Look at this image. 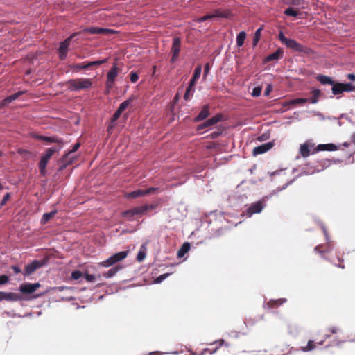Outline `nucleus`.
Returning <instances> with one entry per match:
<instances>
[{
  "label": "nucleus",
  "mask_w": 355,
  "mask_h": 355,
  "mask_svg": "<svg viewBox=\"0 0 355 355\" xmlns=\"http://www.w3.org/2000/svg\"><path fill=\"white\" fill-rule=\"evenodd\" d=\"M333 248L330 243H327L325 248H323V250H320V245H316L314 248V251L317 253L323 254L324 253H328L332 250Z\"/></svg>",
  "instance_id": "obj_47"
},
{
  "label": "nucleus",
  "mask_w": 355,
  "mask_h": 355,
  "mask_svg": "<svg viewBox=\"0 0 355 355\" xmlns=\"http://www.w3.org/2000/svg\"><path fill=\"white\" fill-rule=\"evenodd\" d=\"M343 86L345 92H352L355 90V85L351 82L343 81Z\"/></svg>",
  "instance_id": "obj_49"
},
{
  "label": "nucleus",
  "mask_w": 355,
  "mask_h": 355,
  "mask_svg": "<svg viewBox=\"0 0 355 355\" xmlns=\"http://www.w3.org/2000/svg\"><path fill=\"white\" fill-rule=\"evenodd\" d=\"M247 33L245 31H241L236 34V45L238 48H241L243 46L245 40L246 39Z\"/></svg>",
  "instance_id": "obj_37"
},
{
  "label": "nucleus",
  "mask_w": 355,
  "mask_h": 355,
  "mask_svg": "<svg viewBox=\"0 0 355 355\" xmlns=\"http://www.w3.org/2000/svg\"><path fill=\"white\" fill-rule=\"evenodd\" d=\"M146 254H147V248H146V243H142L141 245L140 246V248L137 252V257H136V259H137V261L139 263L142 262L146 257Z\"/></svg>",
  "instance_id": "obj_36"
},
{
  "label": "nucleus",
  "mask_w": 355,
  "mask_h": 355,
  "mask_svg": "<svg viewBox=\"0 0 355 355\" xmlns=\"http://www.w3.org/2000/svg\"><path fill=\"white\" fill-rule=\"evenodd\" d=\"M17 291L21 293L22 296H31L35 295V291L31 282H25L19 284Z\"/></svg>",
  "instance_id": "obj_18"
},
{
  "label": "nucleus",
  "mask_w": 355,
  "mask_h": 355,
  "mask_svg": "<svg viewBox=\"0 0 355 355\" xmlns=\"http://www.w3.org/2000/svg\"><path fill=\"white\" fill-rule=\"evenodd\" d=\"M49 263V260L47 258H44L42 259H33L31 262L28 263L24 269V275L25 277H28L31 275L33 274L37 270L46 266Z\"/></svg>",
  "instance_id": "obj_4"
},
{
  "label": "nucleus",
  "mask_w": 355,
  "mask_h": 355,
  "mask_svg": "<svg viewBox=\"0 0 355 355\" xmlns=\"http://www.w3.org/2000/svg\"><path fill=\"white\" fill-rule=\"evenodd\" d=\"M159 204L157 202L150 203V204H145L143 205H141L143 212L145 214H146L148 211L155 210Z\"/></svg>",
  "instance_id": "obj_42"
},
{
  "label": "nucleus",
  "mask_w": 355,
  "mask_h": 355,
  "mask_svg": "<svg viewBox=\"0 0 355 355\" xmlns=\"http://www.w3.org/2000/svg\"><path fill=\"white\" fill-rule=\"evenodd\" d=\"M136 99L137 96L135 95H130L126 100L119 104L118 109L123 112L128 107L132 105V103Z\"/></svg>",
  "instance_id": "obj_31"
},
{
  "label": "nucleus",
  "mask_w": 355,
  "mask_h": 355,
  "mask_svg": "<svg viewBox=\"0 0 355 355\" xmlns=\"http://www.w3.org/2000/svg\"><path fill=\"white\" fill-rule=\"evenodd\" d=\"M181 43L182 40L180 37L176 36L173 38L171 49V53L172 54L170 59L171 64H174L179 60V55L181 51Z\"/></svg>",
  "instance_id": "obj_7"
},
{
  "label": "nucleus",
  "mask_w": 355,
  "mask_h": 355,
  "mask_svg": "<svg viewBox=\"0 0 355 355\" xmlns=\"http://www.w3.org/2000/svg\"><path fill=\"white\" fill-rule=\"evenodd\" d=\"M275 144V140H272L255 146L252 152V156L256 157L257 155L267 153L273 148Z\"/></svg>",
  "instance_id": "obj_10"
},
{
  "label": "nucleus",
  "mask_w": 355,
  "mask_h": 355,
  "mask_svg": "<svg viewBox=\"0 0 355 355\" xmlns=\"http://www.w3.org/2000/svg\"><path fill=\"white\" fill-rule=\"evenodd\" d=\"M212 65L209 62H207L204 66V71L202 73V78L203 80H206L208 75L210 73V71L211 69Z\"/></svg>",
  "instance_id": "obj_58"
},
{
  "label": "nucleus",
  "mask_w": 355,
  "mask_h": 355,
  "mask_svg": "<svg viewBox=\"0 0 355 355\" xmlns=\"http://www.w3.org/2000/svg\"><path fill=\"white\" fill-rule=\"evenodd\" d=\"M210 115V105L209 103L201 106L200 112L193 118V122L198 123L208 118Z\"/></svg>",
  "instance_id": "obj_12"
},
{
  "label": "nucleus",
  "mask_w": 355,
  "mask_h": 355,
  "mask_svg": "<svg viewBox=\"0 0 355 355\" xmlns=\"http://www.w3.org/2000/svg\"><path fill=\"white\" fill-rule=\"evenodd\" d=\"M124 68V64L123 62H118L117 60H116L112 64L106 74V78L109 81L116 80V78L119 74L123 73L125 74V72H123V69Z\"/></svg>",
  "instance_id": "obj_6"
},
{
  "label": "nucleus",
  "mask_w": 355,
  "mask_h": 355,
  "mask_svg": "<svg viewBox=\"0 0 355 355\" xmlns=\"http://www.w3.org/2000/svg\"><path fill=\"white\" fill-rule=\"evenodd\" d=\"M270 136V131L267 130V131L263 132L261 135L258 136L257 139V141H259L260 142L264 141L269 139Z\"/></svg>",
  "instance_id": "obj_61"
},
{
  "label": "nucleus",
  "mask_w": 355,
  "mask_h": 355,
  "mask_svg": "<svg viewBox=\"0 0 355 355\" xmlns=\"http://www.w3.org/2000/svg\"><path fill=\"white\" fill-rule=\"evenodd\" d=\"M117 125V122L112 123V120H109L108 124L107 126V132L110 135L112 133L113 130L116 128Z\"/></svg>",
  "instance_id": "obj_64"
},
{
  "label": "nucleus",
  "mask_w": 355,
  "mask_h": 355,
  "mask_svg": "<svg viewBox=\"0 0 355 355\" xmlns=\"http://www.w3.org/2000/svg\"><path fill=\"white\" fill-rule=\"evenodd\" d=\"M122 114L123 112L117 108L110 119L112 120V123L117 122Z\"/></svg>",
  "instance_id": "obj_59"
},
{
  "label": "nucleus",
  "mask_w": 355,
  "mask_h": 355,
  "mask_svg": "<svg viewBox=\"0 0 355 355\" xmlns=\"http://www.w3.org/2000/svg\"><path fill=\"white\" fill-rule=\"evenodd\" d=\"M329 166H330V164H329L328 165H323L322 168L314 169V170L311 171L310 168H309L308 167L304 166L303 167V169L304 170V173H306L305 175H313L315 173H320L322 171L324 170L325 168H328Z\"/></svg>",
  "instance_id": "obj_44"
},
{
  "label": "nucleus",
  "mask_w": 355,
  "mask_h": 355,
  "mask_svg": "<svg viewBox=\"0 0 355 355\" xmlns=\"http://www.w3.org/2000/svg\"><path fill=\"white\" fill-rule=\"evenodd\" d=\"M195 91H196L195 89H192V88L187 87L184 94L183 95L184 100L185 101H189L191 99V98L193 97V96L195 93Z\"/></svg>",
  "instance_id": "obj_46"
},
{
  "label": "nucleus",
  "mask_w": 355,
  "mask_h": 355,
  "mask_svg": "<svg viewBox=\"0 0 355 355\" xmlns=\"http://www.w3.org/2000/svg\"><path fill=\"white\" fill-rule=\"evenodd\" d=\"M315 79L322 85L330 86L334 84V81L336 80L333 77L322 73L316 75Z\"/></svg>",
  "instance_id": "obj_22"
},
{
  "label": "nucleus",
  "mask_w": 355,
  "mask_h": 355,
  "mask_svg": "<svg viewBox=\"0 0 355 355\" xmlns=\"http://www.w3.org/2000/svg\"><path fill=\"white\" fill-rule=\"evenodd\" d=\"M222 116L220 114H217L215 116L207 119L202 123H200L196 126V131L199 132L206 128L214 125L218 122L222 121Z\"/></svg>",
  "instance_id": "obj_11"
},
{
  "label": "nucleus",
  "mask_w": 355,
  "mask_h": 355,
  "mask_svg": "<svg viewBox=\"0 0 355 355\" xmlns=\"http://www.w3.org/2000/svg\"><path fill=\"white\" fill-rule=\"evenodd\" d=\"M51 291H52V288L49 287L47 289H46L44 291L35 293V295H33L31 296H26V298L28 299V301H31L35 299L40 298V297H43L44 295H45L46 294H47L48 293H49Z\"/></svg>",
  "instance_id": "obj_41"
},
{
  "label": "nucleus",
  "mask_w": 355,
  "mask_h": 355,
  "mask_svg": "<svg viewBox=\"0 0 355 355\" xmlns=\"http://www.w3.org/2000/svg\"><path fill=\"white\" fill-rule=\"evenodd\" d=\"M48 164L44 163L38 162L37 167L39 168L40 174L42 177H46L48 175V172L46 170V166Z\"/></svg>",
  "instance_id": "obj_50"
},
{
  "label": "nucleus",
  "mask_w": 355,
  "mask_h": 355,
  "mask_svg": "<svg viewBox=\"0 0 355 355\" xmlns=\"http://www.w3.org/2000/svg\"><path fill=\"white\" fill-rule=\"evenodd\" d=\"M48 180L44 179L42 180L40 182V193L42 195H44V193H47L48 190Z\"/></svg>",
  "instance_id": "obj_55"
},
{
  "label": "nucleus",
  "mask_w": 355,
  "mask_h": 355,
  "mask_svg": "<svg viewBox=\"0 0 355 355\" xmlns=\"http://www.w3.org/2000/svg\"><path fill=\"white\" fill-rule=\"evenodd\" d=\"M284 3L287 6H291L295 9H305L304 0H286Z\"/></svg>",
  "instance_id": "obj_34"
},
{
  "label": "nucleus",
  "mask_w": 355,
  "mask_h": 355,
  "mask_svg": "<svg viewBox=\"0 0 355 355\" xmlns=\"http://www.w3.org/2000/svg\"><path fill=\"white\" fill-rule=\"evenodd\" d=\"M191 250V243L188 241L184 242L180 248L177 251V257L178 259L183 258L184 261L187 259V256L185 255L189 252Z\"/></svg>",
  "instance_id": "obj_20"
},
{
  "label": "nucleus",
  "mask_w": 355,
  "mask_h": 355,
  "mask_svg": "<svg viewBox=\"0 0 355 355\" xmlns=\"http://www.w3.org/2000/svg\"><path fill=\"white\" fill-rule=\"evenodd\" d=\"M262 87L260 86L254 87L251 92L252 97H259L261 94Z\"/></svg>",
  "instance_id": "obj_63"
},
{
  "label": "nucleus",
  "mask_w": 355,
  "mask_h": 355,
  "mask_svg": "<svg viewBox=\"0 0 355 355\" xmlns=\"http://www.w3.org/2000/svg\"><path fill=\"white\" fill-rule=\"evenodd\" d=\"M42 141L44 142L45 144H55L56 145H62V148L64 145L63 139L61 138H59L58 136L53 135V136H43Z\"/></svg>",
  "instance_id": "obj_25"
},
{
  "label": "nucleus",
  "mask_w": 355,
  "mask_h": 355,
  "mask_svg": "<svg viewBox=\"0 0 355 355\" xmlns=\"http://www.w3.org/2000/svg\"><path fill=\"white\" fill-rule=\"evenodd\" d=\"M121 214L123 217L128 218L129 220H132L135 216L144 215L141 206L125 209Z\"/></svg>",
  "instance_id": "obj_17"
},
{
  "label": "nucleus",
  "mask_w": 355,
  "mask_h": 355,
  "mask_svg": "<svg viewBox=\"0 0 355 355\" xmlns=\"http://www.w3.org/2000/svg\"><path fill=\"white\" fill-rule=\"evenodd\" d=\"M99 265L104 268H110L115 266L116 264L114 263L111 257L110 256L107 259L101 262Z\"/></svg>",
  "instance_id": "obj_52"
},
{
  "label": "nucleus",
  "mask_w": 355,
  "mask_h": 355,
  "mask_svg": "<svg viewBox=\"0 0 355 355\" xmlns=\"http://www.w3.org/2000/svg\"><path fill=\"white\" fill-rule=\"evenodd\" d=\"M331 89L333 96H338L344 93L343 81L336 80L334 81V84H332Z\"/></svg>",
  "instance_id": "obj_27"
},
{
  "label": "nucleus",
  "mask_w": 355,
  "mask_h": 355,
  "mask_svg": "<svg viewBox=\"0 0 355 355\" xmlns=\"http://www.w3.org/2000/svg\"><path fill=\"white\" fill-rule=\"evenodd\" d=\"M62 149V145H55L51 146L50 148H47L45 151L42 153V156L40 158L39 162L42 163H44L46 164H49L50 159L54 154L59 155L60 151Z\"/></svg>",
  "instance_id": "obj_8"
},
{
  "label": "nucleus",
  "mask_w": 355,
  "mask_h": 355,
  "mask_svg": "<svg viewBox=\"0 0 355 355\" xmlns=\"http://www.w3.org/2000/svg\"><path fill=\"white\" fill-rule=\"evenodd\" d=\"M70 46L67 43L60 41L58 42V47L56 49L58 58L61 61H64L67 58L68 53L70 51Z\"/></svg>",
  "instance_id": "obj_13"
},
{
  "label": "nucleus",
  "mask_w": 355,
  "mask_h": 355,
  "mask_svg": "<svg viewBox=\"0 0 355 355\" xmlns=\"http://www.w3.org/2000/svg\"><path fill=\"white\" fill-rule=\"evenodd\" d=\"M286 302V298L270 299L267 304H263V307L270 309L274 306H279Z\"/></svg>",
  "instance_id": "obj_29"
},
{
  "label": "nucleus",
  "mask_w": 355,
  "mask_h": 355,
  "mask_svg": "<svg viewBox=\"0 0 355 355\" xmlns=\"http://www.w3.org/2000/svg\"><path fill=\"white\" fill-rule=\"evenodd\" d=\"M211 14V19L219 20L222 19H231L233 17L232 12L228 9H223L222 8L214 10Z\"/></svg>",
  "instance_id": "obj_9"
},
{
  "label": "nucleus",
  "mask_w": 355,
  "mask_h": 355,
  "mask_svg": "<svg viewBox=\"0 0 355 355\" xmlns=\"http://www.w3.org/2000/svg\"><path fill=\"white\" fill-rule=\"evenodd\" d=\"M263 30V26H261L258 28H257L256 31H254V35H253V39H252V46L253 49H255L257 46L258 43L261 40V33H262Z\"/></svg>",
  "instance_id": "obj_35"
},
{
  "label": "nucleus",
  "mask_w": 355,
  "mask_h": 355,
  "mask_svg": "<svg viewBox=\"0 0 355 355\" xmlns=\"http://www.w3.org/2000/svg\"><path fill=\"white\" fill-rule=\"evenodd\" d=\"M224 130H225L223 127H219L216 130L211 132L208 135V137L211 139H216L218 138L219 137H220L221 135H223Z\"/></svg>",
  "instance_id": "obj_45"
},
{
  "label": "nucleus",
  "mask_w": 355,
  "mask_h": 355,
  "mask_svg": "<svg viewBox=\"0 0 355 355\" xmlns=\"http://www.w3.org/2000/svg\"><path fill=\"white\" fill-rule=\"evenodd\" d=\"M10 282V276L6 274L0 275V287L8 284Z\"/></svg>",
  "instance_id": "obj_56"
},
{
  "label": "nucleus",
  "mask_w": 355,
  "mask_h": 355,
  "mask_svg": "<svg viewBox=\"0 0 355 355\" xmlns=\"http://www.w3.org/2000/svg\"><path fill=\"white\" fill-rule=\"evenodd\" d=\"M83 277V272L80 270L76 269L71 271V278L73 280H79Z\"/></svg>",
  "instance_id": "obj_54"
},
{
  "label": "nucleus",
  "mask_w": 355,
  "mask_h": 355,
  "mask_svg": "<svg viewBox=\"0 0 355 355\" xmlns=\"http://www.w3.org/2000/svg\"><path fill=\"white\" fill-rule=\"evenodd\" d=\"M83 277L89 283H94L96 280V276L89 274L87 271L83 272Z\"/></svg>",
  "instance_id": "obj_53"
},
{
  "label": "nucleus",
  "mask_w": 355,
  "mask_h": 355,
  "mask_svg": "<svg viewBox=\"0 0 355 355\" xmlns=\"http://www.w3.org/2000/svg\"><path fill=\"white\" fill-rule=\"evenodd\" d=\"M171 274H172V272H166V273H163V274L159 275L154 280V284H161L166 278H168Z\"/></svg>",
  "instance_id": "obj_51"
},
{
  "label": "nucleus",
  "mask_w": 355,
  "mask_h": 355,
  "mask_svg": "<svg viewBox=\"0 0 355 355\" xmlns=\"http://www.w3.org/2000/svg\"><path fill=\"white\" fill-rule=\"evenodd\" d=\"M26 90H19L17 92L6 96L7 101H9L11 103L13 101H16L18 98H19L23 94H26Z\"/></svg>",
  "instance_id": "obj_40"
},
{
  "label": "nucleus",
  "mask_w": 355,
  "mask_h": 355,
  "mask_svg": "<svg viewBox=\"0 0 355 355\" xmlns=\"http://www.w3.org/2000/svg\"><path fill=\"white\" fill-rule=\"evenodd\" d=\"M284 49L279 47L275 52L266 56L263 60V64H265L270 62H277L284 57Z\"/></svg>",
  "instance_id": "obj_14"
},
{
  "label": "nucleus",
  "mask_w": 355,
  "mask_h": 355,
  "mask_svg": "<svg viewBox=\"0 0 355 355\" xmlns=\"http://www.w3.org/2000/svg\"><path fill=\"white\" fill-rule=\"evenodd\" d=\"M288 6V7L287 8H286L283 12V13L285 15L288 16V17H293L299 18V19L302 18V15L303 12H297V9H295V8H293L291 6Z\"/></svg>",
  "instance_id": "obj_32"
},
{
  "label": "nucleus",
  "mask_w": 355,
  "mask_h": 355,
  "mask_svg": "<svg viewBox=\"0 0 355 355\" xmlns=\"http://www.w3.org/2000/svg\"><path fill=\"white\" fill-rule=\"evenodd\" d=\"M124 196L127 199H136L140 197H143L145 196L144 190L139 189L130 192H126L124 194Z\"/></svg>",
  "instance_id": "obj_33"
},
{
  "label": "nucleus",
  "mask_w": 355,
  "mask_h": 355,
  "mask_svg": "<svg viewBox=\"0 0 355 355\" xmlns=\"http://www.w3.org/2000/svg\"><path fill=\"white\" fill-rule=\"evenodd\" d=\"M202 67L200 64H197L193 70L192 76L190 80L192 81H194L196 83H198V81L202 74Z\"/></svg>",
  "instance_id": "obj_38"
},
{
  "label": "nucleus",
  "mask_w": 355,
  "mask_h": 355,
  "mask_svg": "<svg viewBox=\"0 0 355 355\" xmlns=\"http://www.w3.org/2000/svg\"><path fill=\"white\" fill-rule=\"evenodd\" d=\"M314 146L315 144H313L311 140H307L303 144H301L299 148V153L301 157L304 159L309 157L311 155V150L314 147Z\"/></svg>",
  "instance_id": "obj_15"
},
{
  "label": "nucleus",
  "mask_w": 355,
  "mask_h": 355,
  "mask_svg": "<svg viewBox=\"0 0 355 355\" xmlns=\"http://www.w3.org/2000/svg\"><path fill=\"white\" fill-rule=\"evenodd\" d=\"M6 300L7 302H18V301H28V299L26 298V296H22L21 295L15 293V292H9V291H3V301Z\"/></svg>",
  "instance_id": "obj_16"
},
{
  "label": "nucleus",
  "mask_w": 355,
  "mask_h": 355,
  "mask_svg": "<svg viewBox=\"0 0 355 355\" xmlns=\"http://www.w3.org/2000/svg\"><path fill=\"white\" fill-rule=\"evenodd\" d=\"M65 84L70 91L79 92L91 89L93 86V81L89 78H78L69 79Z\"/></svg>",
  "instance_id": "obj_1"
},
{
  "label": "nucleus",
  "mask_w": 355,
  "mask_h": 355,
  "mask_svg": "<svg viewBox=\"0 0 355 355\" xmlns=\"http://www.w3.org/2000/svg\"><path fill=\"white\" fill-rule=\"evenodd\" d=\"M309 101V98H295L286 100L283 102L284 107L296 106L297 105H303Z\"/></svg>",
  "instance_id": "obj_19"
},
{
  "label": "nucleus",
  "mask_w": 355,
  "mask_h": 355,
  "mask_svg": "<svg viewBox=\"0 0 355 355\" xmlns=\"http://www.w3.org/2000/svg\"><path fill=\"white\" fill-rule=\"evenodd\" d=\"M316 347L314 340H309L306 346L302 347L301 350L304 352H308L313 350Z\"/></svg>",
  "instance_id": "obj_48"
},
{
  "label": "nucleus",
  "mask_w": 355,
  "mask_h": 355,
  "mask_svg": "<svg viewBox=\"0 0 355 355\" xmlns=\"http://www.w3.org/2000/svg\"><path fill=\"white\" fill-rule=\"evenodd\" d=\"M107 62V58H102L96 60H88L81 63L67 64V67L69 68L74 73H79L81 70H90L93 67L100 66Z\"/></svg>",
  "instance_id": "obj_2"
},
{
  "label": "nucleus",
  "mask_w": 355,
  "mask_h": 355,
  "mask_svg": "<svg viewBox=\"0 0 355 355\" xmlns=\"http://www.w3.org/2000/svg\"><path fill=\"white\" fill-rule=\"evenodd\" d=\"M74 162H75L74 157H72V158L65 157L64 155H62V156L58 161V172L62 171L68 166L73 164Z\"/></svg>",
  "instance_id": "obj_21"
},
{
  "label": "nucleus",
  "mask_w": 355,
  "mask_h": 355,
  "mask_svg": "<svg viewBox=\"0 0 355 355\" xmlns=\"http://www.w3.org/2000/svg\"><path fill=\"white\" fill-rule=\"evenodd\" d=\"M58 211L57 209H53L49 212H45L42 214L40 223L42 225L47 224L57 214Z\"/></svg>",
  "instance_id": "obj_26"
},
{
  "label": "nucleus",
  "mask_w": 355,
  "mask_h": 355,
  "mask_svg": "<svg viewBox=\"0 0 355 355\" xmlns=\"http://www.w3.org/2000/svg\"><path fill=\"white\" fill-rule=\"evenodd\" d=\"M80 144L79 142H76L73 144L70 148L67 149L64 151V154L65 157L72 158L74 157V161L76 159V156L73 155L80 148Z\"/></svg>",
  "instance_id": "obj_30"
},
{
  "label": "nucleus",
  "mask_w": 355,
  "mask_h": 355,
  "mask_svg": "<svg viewBox=\"0 0 355 355\" xmlns=\"http://www.w3.org/2000/svg\"><path fill=\"white\" fill-rule=\"evenodd\" d=\"M130 81L132 83H136L139 79V74L136 71H131L129 74Z\"/></svg>",
  "instance_id": "obj_57"
},
{
  "label": "nucleus",
  "mask_w": 355,
  "mask_h": 355,
  "mask_svg": "<svg viewBox=\"0 0 355 355\" xmlns=\"http://www.w3.org/2000/svg\"><path fill=\"white\" fill-rule=\"evenodd\" d=\"M78 32H74L71 33L69 36H68L66 39L62 40L63 42L67 43L69 46L71 45V42L73 40V39L78 35Z\"/></svg>",
  "instance_id": "obj_62"
},
{
  "label": "nucleus",
  "mask_w": 355,
  "mask_h": 355,
  "mask_svg": "<svg viewBox=\"0 0 355 355\" xmlns=\"http://www.w3.org/2000/svg\"><path fill=\"white\" fill-rule=\"evenodd\" d=\"M340 147V144H335L334 143L320 144L318 149L321 151L333 152L338 150Z\"/></svg>",
  "instance_id": "obj_28"
},
{
  "label": "nucleus",
  "mask_w": 355,
  "mask_h": 355,
  "mask_svg": "<svg viewBox=\"0 0 355 355\" xmlns=\"http://www.w3.org/2000/svg\"><path fill=\"white\" fill-rule=\"evenodd\" d=\"M129 252H130V250L119 251V252H114V254L110 255V257H111L112 261L116 265V264H119L118 263L119 262L124 260L128 257V254H129Z\"/></svg>",
  "instance_id": "obj_23"
},
{
  "label": "nucleus",
  "mask_w": 355,
  "mask_h": 355,
  "mask_svg": "<svg viewBox=\"0 0 355 355\" xmlns=\"http://www.w3.org/2000/svg\"><path fill=\"white\" fill-rule=\"evenodd\" d=\"M266 206V203L263 200H257L251 203L246 210L243 213L244 216L252 217L254 214H259Z\"/></svg>",
  "instance_id": "obj_5"
},
{
  "label": "nucleus",
  "mask_w": 355,
  "mask_h": 355,
  "mask_svg": "<svg viewBox=\"0 0 355 355\" xmlns=\"http://www.w3.org/2000/svg\"><path fill=\"white\" fill-rule=\"evenodd\" d=\"M104 28L97 26H89L85 28L84 31L89 34H100L104 31Z\"/></svg>",
  "instance_id": "obj_39"
},
{
  "label": "nucleus",
  "mask_w": 355,
  "mask_h": 355,
  "mask_svg": "<svg viewBox=\"0 0 355 355\" xmlns=\"http://www.w3.org/2000/svg\"><path fill=\"white\" fill-rule=\"evenodd\" d=\"M58 189V187H57V184H53L52 189L49 188L47 190V193L44 194L45 196L44 198V201L46 202V201L49 200L51 198V197L53 196V195L57 191Z\"/></svg>",
  "instance_id": "obj_43"
},
{
  "label": "nucleus",
  "mask_w": 355,
  "mask_h": 355,
  "mask_svg": "<svg viewBox=\"0 0 355 355\" xmlns=\"http://www.w3.org/2000/svg\"><path fill=\"white\" fill-rule=\"evenodd\" d=\"M281 42L285 45L287 48L293 50L295 52L303 53L305 55H311L313 53L311 48L304 46L297 40L293 38L285 37L281 41Z\"/></svg>",
  "instance_id": "obj_3"
},
{
  "label": "nucleus",
  "mask_w": 355,
  "mask_h": 355,
  "mask_svg": "<svg viewBox=\"0 0 355 355\" xmlns=\"http://www.w3.org/2000/svg\"><path fill=\"white\" fill-rule=\"evenodd\" d=\"M12 193L10 192H7L6 193H5L3 198L0 200V208L3 207L7 204L8 201L10 199Z\"/></svg>",
  "instance_id": "obj_60"
},
{
  "label": "nucleus",
  "mask_w": 355,
  "mask_h": 355,
  "mask_svg": "<svg viewBox=\"0 0 355 355\" xmlns=\"http://www.w3.org/2000/svg\"><path fill=\"white\" fill-rule=\"evenodd\" d=\"M124 268V266L121 264H116L111 268H110L108 270L103 273V277L106 279H110L115 276L118 272H119L121 270H122Z\"/></svg>",
  "instance_id": "obj_24"
}]
</instances>
